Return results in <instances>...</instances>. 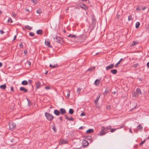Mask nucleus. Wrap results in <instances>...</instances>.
<instances>
[{
  "mask_svg": "<svg viewBox=\"0 0 149 149\" xmlns=\"http://www.w3.org/2000/svg\"><path fill=\"white\" fill-rule=\"evenodd\" d=\"M111 128V127L110 126H108L106 128L105 127L104 130L107 131V130L110 129Z\"/></svg>",
  "mask_w": 149,
  "mask_h": 149,
  "instance_id": "obj_27",
  "label": "nucleus"
},
{
  "mask_svg": "<svg viewBox=\"0 0 149 149\" xmlns=\"http://www.w3.org/2000/svg\"><path fill=\"white\" fill-rule=\"evenodd\" d=\"M74 112V111L72 109H70L69 111V113L70 114H72Z\"/></svg>",
  "mask_w": 149,
  "mask_h": 149,
  "instance_id": "obj_23",
  "label": "nucleus"
},
{
  "mask_svg": "<svg viewBox=\"0 0 149 149\" xmlns=\"http://www.w3.org/2000/svg\"><path fill=\"white\" fill-rule=\"evenodd\" d=\"M80 115L81 116H83L85 115V114L84 113H81V114H80Z\"/></svg>",
  "mask_w": 149,
  "mask_h": 149,
  "instance_id": "obj_52",
  "label": "nucleus"
},
{
  "mask_svg": "<svg viewBox=\"0 0 149 149\" xmlns=\"http://www.w3.org/2000/svg\"><path fill=\"white\" fill-rule=\"evenodd\" d=\"M54 112V113L57 116H58L59 115V111L57 110H55Z\"/></svg>",
  "mask_w": 149,
  "mask_h": 149,
  "instance_id": "obj_18",
  "label": "nucleus"
},
{
  "mask_svg": "<svg viewBox=\"0 0 149 149\" xmlns=\"http://www.w3.org/2000/svg\"><path fill=\"white\" fill-rule=\"evenodd\" d=\"M81 88H78L77 91V93L78 95L79 94L80 91H81Z\"/></svg>",
  "mask_w": 149,
  "mask_h": 149,
  "instance_id": "obj_30",
  "label": "nucleus"
},
{
  "mask_svg": "<svg viewBox=\"0 0 149 149\" xmlns=\"http://www.w3.org/2000/svg\"><path fill=\"white\" fill-rule=\"evenodd\" d=\"M118 64L117 63L116 64V65H115V67H116V68L118 67Z\"/></svg>",
  "mask_w": 149,
  "mask_h": 149,
  "instance_id": "obj_62",
  "label": "nucleus"
},
{
  "mask_svg": "<svg viewBox=\"0 0 149 149\" xmlns=\"http://www.w3.org/2000/svg\"><path fill=\"white\" fill-rule=\"evenodd\" d=\"M65 119H68V117L66 115H65Z\"/></svg>",
  "mask_w": 149,
  "mask_h": 149,
  "instance_id": "obj_58",
  "label": "nucleus"
},
{
  "mask_svg": "<svg viewBox=\"0 0 149 149\" xmlns=\"http://www.w3.org/2000/svg\"><path fill=\"white\" fill-rule=\"evenodd\" d=\"M61 113L62 114H63L65 113V110L63 108H61L60 109Z\"/></svg>",
  "mask_w": 149,
  "mask_h": 149,
  "instance_id": "obj_15",
  "label": "nucleus"
},
{
  "mask_svg": "<svg viewBox=\"0 0 149 149\" xmlns=\"http://www.w3.org/2000/svg\"><path fill=\"white\" fill-rule=\"evenodd\" d=\"M136 93L137 95L141 94V93L140 89L139 88H137L136 90Z\"/></svg>",
  "mask_w": 149,
  "mask_h": 149,
  "instance_id": "obj_13",
  "label": "nucleus"
},
{
  "mask_svg": "<svg viewBox=\"0 0 149 149\" xmlns=\"http://www.w3.org/2000/svg\"><path fill=\"white\" fill-rule=\"evenodd\" d=\"M68 120H70V121H74L73 118L71 117H70V118L68 117Z\"/></svg>",
  "mask_w": 149,
  "mask_h": 149,
  "instance_id": "obj_38",
  "label": "nucleus"
},
{
  "mask_svg": "<svg viewBox=\"0 0 149 149\" xmlns=\"http://www.w3.org/2000/svg\"><path fill=\"white\" fill-rule=\"evenodd\" d=\"M80 7L86 10H87L88 9L87 6L83 4H81L80 6Z\"/></svg>",
  "mask_w": 149,
  "mask_h": 149,
  "instance_id": "obj_11",
  "label": "nucleus"
},
{
  "mask_svg": "<svg viewBox=\"0 0 149 149\" xmlns=\"http://www.w3.org/2000/svg\"><path fill=\"white\" fill-rule=\"evenodd\" d=\"M136 43V42L135 41H133L132 43V46H134Z\"/></svg>",
  "mask_w": 149,
  "mask_h": 149,
  "instance_id": "obj_42",
  "label": "nucleus"
},
{
  "mask_svg": "<svg viewBox=\"0 0 149 149\" xmlns=\"http://www.w3.org/2000/svg\"><path fill=\"white\" fill-rule=\"evenodd\" d=\"M26 64L29 65V66H30L31 65V62L29 61H28L26 62Z\"/></svg>",
  "mask_w": 149,
  "mask_h": 149,
  "instance_id": "obj_35",
  "label": "nucleus"
},
{
  "mask_svg": "<svg viewBox=\"0 0 149 149\" xmlns=\"http://www.w3.org/2000/svg\"><path fill=\"white\" fill-rule=\"evenodd\" d=\"M145 140H144L142 141L140 143V146H141L145 142Z\"/></svg>",
  "mask_w": 149,
  "mask_h": 149,
  "instance_id": "obj_40",
  "label": "nucleus"
},
{
  "mask_svg": "<svg viewBox=\"0 0 149 149\" xmlns=\"http://www.w3.org/2000/svg\"><path fill=\"white\" fill-rule=\"evenodd\" d=\"M68 37H71L72 38H73L74 37H76V35H72L71 34L69 35Z\"/></svg>",
  "mask_w": 149,
  "mask_h": 149,
  "instance_id": "obj_31",
  "label": "nucleus"
},
{
  "mask_svg": "<svg viewBox=\"0 0 149 149\" xmlns=\"http://www.w3.org/2000/svg\"><path fill=\"white\" fill-rule=\"evenodd\" d=\"M101 130L98 134V135L99 136H102L104 135L106 133V132H105V131L104 130V129H105V127H101Z\"/></svg>",
  "mask_w": 149,
  "mask_h": 149,
  "instance_id": "obj_3",
  "label": "nucleus"
},
{
  "mask_svg": "<svg viewBox=\"0 0 149 149\" xmlns=\"http://www.w3.org/2000/svg\"><path fill=\"white\" fill-rule=\"evenodd\" d=\"M16 37V36L15 35L14 38L13 40H14L15 39Z\"/></svg>",
  "mask_w": 149,
  "mask_h": 149,
  "instance_id": "obj_64",
  "label": "nucleus"
},
{
  "mask_svg": "<svg viewBox=\"0 0 149 149\" xmlns=\"http://www.w3.org/2000/svg\"><path fill=\"white\" fill-rule=\"evenodd\" d=\"M6 88V86L5 85H2L0 86V88L2 89H4Z\"/></svg>",
  "mask_w": 149,
  "mask_h": 149,
  "instance_id": "obj_19",
  "label": "nucleus"
},
{
  "mask_svg": "<svg viewBox=\"0 0 149 149\" xmlns=\"http://www.w3.org/2000/svg\"><path fill=\"white\" fill-rule=\"evenodd\" d=\"M10 90L12 91H14L13 88V87H11L10 88Z\"/></svg>",
  "mask_w": 149,
  "mask_h": 149,
  "instance_id": "obj_54",
  "label": "nucleus"
},
{
  "mask_svg": "<svg viewBox=\"0 0 149 149\" xmlns=\"http://www.w3.org/2000/svg\"><path fill=\"white\" fill-rule=\"evenodd\" d=\"M22 84L23 85H27L28 84V82L26 80H24L22 82Z\"/></svg>",
  "mask_w": 149,
  "mask_h": 149,
  "instance_id": "obj_21",
  "label": "nucleus"
},
{
  "mask_svg": "<svg viewBox=\"0 0 149 149\" xmlns=\"http://www.w3.org/2000/svg\"><path fill=\"white\" fill-rule=\"evenodd\" d=\"M70 94V90H69L68 91V94L67 95V97H69Z\"/></svg>",
  "mask_w": 149,
  "mask_h": 149,
  "instance_id": "obj_39",
  "label": "nucleus"
},
{
  "mask_svg": "<svg viewBox=\"0 0 149 149\" xmlns=\"http://www.w3.org/2000/svg\"><path fill=\"white\" fill-rule=\"evenodd\" d=\"M137 130L138 131H142L143 127L141 124H139L137 127Z\"/></svg>",
  "mask_w": 149,
  "mask_h": 149,
  "instance_id": "obj_12",
  "label": "nucleus"
},
{
  "mask_svg": "<svg viewBox=\"0 0 149 149\" xmlns=\"http://www.w3.org/2000/svg\"><path fill=\"white\" fill-rule=\"evenodd\" d=\"M114 67V64H112L108 66H107L106 68V69L107 70L110 69H111L113 68Z\"/></svg>",
  "mask_w": 149,
  "mask_h": 149,
  "instance_id": "obj_9",
  "label": "nucleus"
},
{
  "mask_svg": "<svg viewBox=\"0 0 149 149\" xmlns=\"http://www.w3.org/2000/svg\"><path fill=\"white\" fill-rule=\"evenodd\" d=\"M93 132V130L92 129H89V130H87L86 132V133H92Z\"/></svg>",
  "mask_w": 149,
  "mask_h": 149,
  "instance_id": "obj_22",
  "label": "nucleus"
},
{
  "mask_svg": "<svg viewBox=\"0 0 149 149\" xmlns=\"http://www.w3.org/2000/svg\"><path fill=\"white\" fill-rule=\"evenodd\" d=\"M50 67L52 68H54L58 66L57 64V63L56 64H54V65H51V64H50L49 65Z\"/></svg>",
  "mask_w": 149,
  "mask_h": 149,
  "instance_id": "obj_16",
  "label": "nucleus"
},
{
  "mask_svg": "<svg viewBox=\"0 0 149 149\" xmlns=\"http://www.w3.org/2000/svg\"><path fill=\"white\" fill-rule=\"evenodd\" d=\"M133 19V18L132 17V15H130L128 16V21H130V20H132Z\"/></svg>",
  "mask_w": 149,
  "mask_h": 149,
  "instance_id": "obj_25",
  "label": "nucleus"
},
{
  "mask_svg": "<svg viewBox=\"0 0 149 149\" xmlns=\"http://www.w3.org/2000/svg\"><path fill=\"white\" fill-rule=\"evenodd\" d=\"M138 65V63H137L134 64L133 65V67L134 68H136L137 67Z\"/></svg>",
  "mask_w": 149,
  "mask_h": 149,
  "instance_id": "obj_36",
  "label": "nucleus"
},
{
  "mask_svg": "<svg viewBox=\"0 0 149 149\" xmlns=\"http://www.w3.org/2000/svg\"><path fill=\"white\" fill-rule=\"evenodd\" d=\"M27 101L28 102V105L29 106H30V104H31V103H30V100H29V99H27Z\"/></svg>",
  "mask_w": 149,
  "mask_h": 149,
  "instance_id": "obj_47",
  "label": "nucleus"
},
{
  "mask_svg": "<svg viewBox=\"0 0 149 149\" xmlns=\"http://www.w3.org/2000/svg\"><path fill=\"white\" fill-rule=\"evenodd\" d=\"M31 1H32L35 4H36L37 3V1L36 0H32Z\"/></svg>",
  "mask_w": 149,
  "mask_h": 149,
  "instance_id": "obj_44",
  "label": "nucleus"
},
{
  "mask_svg": "<svg viewBox=\"0 0 149 149\" xmlns=\"http://www.w3.org/2000/svg\"><path fill=\"white\" fill-rule=\"evenodd\" d=\"M37 33L38 34H41L42 33V31L41 30H39L37 31Z\"/></svg>",
  "mask_w": 149,
  "mask_h": 149,
  "instance_id": "obj_24",
  "label": "nucleus"
},
{
  "mask_svg": "<svg viewBox=\"0 0 149 149\" xmlns=\"http://www.w3.org/2000/svg\"><path fill=\"white\" fill-rule=\"evenodd\" d=\"M25 28L26 29H28L29 30H31L32 29V28L29 25H26L25 26Z\"/></svg>",
  "mask_w": 149,
  "mask_h": 149,
  "instance_id": "obj_28",
  "label": "nucleus"
},
{
  "mask_svg": "<svg viewBox=\"0 0 149 149\" xmlns=\"http://www.w3.org/2000/svg\"><path fill=\"white\" fill-rule=\"evenodd\" d=\"M53 38L55 42L59 44H62L63 42V39L59 36H54Z\"/></svg>",
  "mask_w": 149,
  "mask_h": 149,
  "instance_id": "obj_1",
  "label": "nucleus"
},
{
  "mask_svg": "<svg viewBox=\"0 0 149 149\" xmlns=\"http://www.w3.org/2000/svg\"><path fill=\"white\" fill-rule=\"evenodd\" d=\"M129 131L131 132V133H133V132L132 131V129H130V128L129 129Z\"/></svg>",
  "mask_w": 149,
  "mask_h": 149,
  "instance_id": "obj_55",
  "label": "nucleus"
},
{
  "mask_svg": "<svg viewBox=\"0 0 149 149\" xmlns=\"http://www.w3.org/2000/svg\"><path fill=\"white\" fill-rule=\"evenodd\" d=\"M95 68V67H93L91 68H90L88 69L87 70L88 71H91L92 70H94Z\"/></svg>",
  "mask_w": 149,
  "mask_h": 149,
  "instance_id": "obj_34",
  "label": "nucleus"
},
{
  "mask_svg": "<svg viewBox=\"0 0 149 149\" xmlns=\"http://www.w3.org/2000/svg\"><path fill=\"white\" fill-rule=\"evenodd\" d=\"M8 22L9 23H12L13 21L11 18L10 17H9L8 20Z\"/></svg>",
  "mask_w": 149,
  "mask_h": 149,
  "instance_id": "obj_32",
  "label": "nucleus"
},
{
  "mask_svg": "<svg viewBox=\"0 0 149 149\" xmlns=\"http://www.w3.org/2000/svg\"><path fill=\"white\" fill-rule=\"evenodd\" d=\"M0 33L1 34H2L4 33V32L3 30H0Z\"/></svg>",
  "mask_w": 149,
  "mask_h": 149,
  "instance_id": "obj_49",
  "label": "nucleus"
},
{
  "mask_svg": "<svg viewBox=\"0 0 149 149\" xmlns=\"http://www.w3.org/2000/svg\"><path fill=\"white\" fill-rule=\"evenodd\" d=\"M100 94H99L96 97L95 100V101H94V102H95V104L96 105V107H98L97 106V102H98V101L99 100V99L100 97Z\"/></svg>",
  "mask_w": 149,
  "mask_h": 149,
  "instance_id": "obj_7",
  "label": "nucleus"
},
{
  "mask_svg": "<svg viewBox=\"0 0 149 149\" xmlns=\"http://www.w3.org/2000/svg\"><path fill=\"white\" fill-rule=\"evenodd\" d=\"M136 107V106H135V107H134V108H132L130 110V111H132V110H133Z\"/></svg>",
  "mask_w": 149,
  "mask_h": 149,
  "instance_id": "obj_53",
  "label": "nucleus"
},
{
  "mask_svg": "<svg viewBox=\"0 0 149 149\" xmlns=\"http://www.w3.org/2000/svg\"><path fill=\"white\" fill-rule=\"evenodd\" d=\"M25 10L26 11L28 12L29 13V9L28 8H25Z\"/></svg>",
  "mask_w": 149,
  "mask_h": 149,
  "instance_id": "obj_45",
  "label": "nucleus"
},
{
  "mask_svg": "<svg viewBox=\"0 0 149 149\" xmlns=\"http://www.w3.org/2000/svg\"><path fill=\"white\" fill-rule=\"evenodd\" d=\"M9 125L10 129L11 130H13L16 127V125L13 123H9Z\"/></svg>",
  "mask_w": 149,
  "mask_h": 149,
  "instance_id": "obj_4",
  "label": "nucleus"
},
{
  "mask_svg": "<svg viewBox=\"0 0 149 149\" xmlns=\"http://www.w3.org/2000/svg\"><path fill=\"white\" fill-rule=\"evenodd\" d=\"M52 129H53V131L55 132H56V127H55V125H53L52 126Z\"/></svg>",
  "mask_w": 149,
  "mask_h": 149,
  "instance_id": "obj_29",
  "label": "nucleus"
},
{
  "mask_svg": "<svg viewBox=\"0 0 149 149\" xmlns=\"http://www.w3.org/2000/svg\"><path fill=\"white\" fill-rule=\"evenodd\" d=\"M45 88L46 89L48 90L50 89V88L49 86H47L45 87Z\"/></svg>",
  "mask_w": 149,
  "mask_h": 149,
  "instance_id": "obj_46",
  "label": "nucleus"
},
{
  "mask_svg": "<svg viewBox=\"0 0 149 149\" xmlns=\"http://www.w3.org/2000/svg\"><path fill=\"white\" fill-rule=\"evenodd\" d=\"M82 143L83 146L84 147L87 146L88 145V141L86 140H83L82 141Z\"/></svg>",
  "mask_w": 149,
  "mask_h": 149,
  "instance_id": "obj_6",
  "label": "nucleus"
},
{
  "mask_svg": "<svg viewBox=\"0 0 149 149\" xmlns=\"http://www.w3.org/2000/svg\"><path fill=\"white\" fill-rule=\"evenodd\" d=\"M12 14L13 17H15L16 16V14H15L14 12H12Z\"/></svg>",
  "mask_w": 149,
  "mask_h": 149,
  "instance_id": "obj_37",
  "label": "nucleus"
},
{
  "mask_svg": "<svg viewBox=\"0 0 149 149\" xmlns=\"http://www.w3.org/2000/svg\"><path fill=\"white\" fill-rule=\"evenodd\" d=\"M2 66V63L0 62V67H1Z\"/></svg>",
  "mask_w": 149,
  "mask_h": 149,
  "instance_id": "obj_63",
  "label": "nucleus"
},
{
  "mask_svg": "<svg viewBox=\"0 0 149 149\" xmlns=\"http://www.w3.org/2000/svg\"><path fill=\"white\" fill-rule=\"evenodd\" d=\"M108 92V91H106V90L105 91V92L104 93V94H107V92Z\"/></svg>",
  "mask_w": 149,
  "mask_h": 149,
  "instance_id": "obj_61",
  "label": "nucleus"
},
{
  "mask_svg": "<svg viewBox=\"0 0 149 149\" xmlns=\"http://www.w3.org/2000/svg\"><path fill=\"white\" fill-rule=\"evenodd\" d=\"M68 141L67 140L63 139L60 141L59 142V144L60 145L65 144L67 143H68Z\"/></svg>",
  "mask_w": 149,
  "mask_h": 149,
  "instance_id": "obj_5",
  "label": "nucleus"
},
{
  "mask_svg": "<svg viewBox=\"0 0 149 149\" xmlns=\"http://www.w3.org/2000/svg\"><path fill=\"white\" fill-rule=\"evenodd\" d=\"M45 116L47 118L49 121H52L54 117L51 114L47 112L45 113Z\"/></svg>",
  "mask_w": 149,
  "mask_h": 149,
  "instance_id": "obj_2",
  "label": "nucleus"
},
{
  "mask_svg": "<svg viewBox=\"0 0 149 149\" xmlns=\"http://www.w3.org/2000/svg\"><path fill=\"white\" fill-rule=\"evenodd\" d=\"M19 45L20 47H23V45L22 43H20Z\"/></svg>",
  "mask_w": 149,
  "mask_h": 149,
  "instance_id": "obj_51",
  "label": "nucleus"
},
{
  "mask_svg": "<svg viewBox=\"0 0 149 149\" xmlns=\"http://www.w3.org/2000/svg\"><path fill=\"white\" fill-rule=\"evenodd\" d=\"M117 71L116 69L112 70H111V72L113 74H116L117 73Z\"/></svg>",
  "mask_w": 149,
  "mask_h": 149,
  "instance_id": "obj_17",
  "label": "nucleus"
},
{
  "mask_svg": "<svg viewBox=\"0 0 149 149\" xmlns=\"http://www.w3.org/2000/svg\"><path fill=\"white\" fill-rule=\"evenodd\" d=\"M146 7H143L142 8V9H143V10H144L146 8Z\"/></svg>",
  "mask_w": 149,
  "mask_h": 149,
  "instance_id": "obj_59",
  "label": "nucleus"
},
{
  "mask_svg": "<svg viewBox=\"0 0 149 149\" xmlns=\"http://www.w3.org/2000/svg\"><path fill=\"white\" fill-rule=\"evenodd\" d=\"M140 23L139 22H137L136 24V28H138L140 26Z\"/></svg>",
  "mask_w": 149,
  "mask_h": 149,
  "instance_id": "obj_26",
  "label": "nucleus"
},
{
  "mask_svg": "<svg viewBox=\"0 0 149 149\" xmlns=\"http://www.w3.org/2000/svg\"><path fill=\"white\" fill-rule=\"evenodd\" d=\"M35 88L36 89L40 88L41 87V83L39 81H37L35 83Z\"/></svg>",
  "mask_w": 149,
  "mask_h": 149,
  "instance_id": "obj_8",
  "label": "nucleus"
},
{
  "mask_svg": "<svg viewBox=\"0 0 149 149\" xmlns=\"http://www.w3.org/2000/svg\"><path fill=\"white\" fill-rule=\"evenodd\" d=\"M24 52L25 54H26V53H27V51L26 50H24Z\"/></svg>",
  "mask_w": 149,
  "mask_h": 149,
  "instance_id": "obj_57",
  "label": "nucleus"
},
{
  "mask_svg": "<svg viewBox=\"0 0 149 149\" xmlns=\"http://www.w3.org/2000/svg\"><path fill=\"white\" fill-rule=\"evenodd\" d=\"M29 35L30 36H33L34 35V34L33 32H30L29 33Z\"/></svg>",
  "mask_w": 149,
  "mask_h": 149,
  "instance_id": "obj_41",
  "label": "nucleus"
},
{
  "mask_svg": "<svg viewBox=\"0 0 149 149\" xmlns=\"http://www.w3.org/2000/svg\"><path fill=\"white\" fill-rule=\"evenodd\" d=\"M19 90L20 91H22L25 93H27L28 92L27 90L23 87H20Z\"/></svg>",
  "mask_w": 149,
  "mask_h": 149,
  "instance_id": "obj_10",
  "label": "nucleus"
},
{
  "mask_svg": "<svg viewBox=\"0 0 149 149\" xmlns=\"http://www.w3.org/2000/svg\"><path fill=\"white\" fill-rule=\"evenodd\" d=\"M117 129H111V132H114V131H115V130H117Z\"/></svg>",
  "mask_w": 149,
  "mask_h": 149,
  "instance_id": "obj_43",
  "label": "nucleus"
},
{
  "mask_svg": "<svg viewBox=\"0 0 149 149\" xmlns=\"http://www.w3.org/2000/svg\"><path fill=\"white\" fill-rule=\"evenodd\" d=\"M147 66L148 67H149V62H148L147 64Z\"/></svg>",
  "mask_w": 149,
  "mask_h": 149,
  "instance_id": "obj_56",
  "label": "nucleus"
},
{
  "mask_svg": "<svg viewBox=\"0 0 149 149\" xmlns=\"http://www.w3.org/2000/svg\"><path fill=\"white\" fill-rule=\"evenodd\" d=\"M100 80L97 79L95 81L94 83L96 85H98L100 84Z\"/></svg>",
  "mask_w": 149,
  "mask_h": 149,
  "instance_id": "obj_14",
  "label": "nucleus"
},
{
  "mask_svg": "<svg viewBox=\"0 0 149 149\" xmlns=\"http://www.w3.org/2000/svg\"><path fill=\"white\" fill-rule=\"evenodd\" d=\"M32 81V80L31 79L29 80H28L29 83L30 84L31 83Z\"/></svg>",
  "mask_w": 149,
  "mask_h": 149,
  "instance_id": "obj_50",
  "label": "nucleus"
},
{
  "mask_svg": "<svg viewBox=\"0 0 149 149\" xmlns=\"http://www.w3.org/2000/svg\"><path fill=\"white\" fill-rule=\"evenodd\" d=\"M59 118L60 120H61L62 119V118L61 117H59Z\"/></svg>",
  "mask_w": 149,
  "mask_h": 149,
  "instance_id": "obj_60",
  "label": "nucleus"
},
{
  "mask_svg": "<svg viewBox=\"0 0 149 149\" xmlns=\"http://www.w3.org/2000/svg\"><path fill=\"white\" fill-rule=\"evenodd\" d=\"M137 10H141V8L139 6H138L136 9Z\"/></svg>",
  "mask_w": 149,
  "mask_h": 149,
  "instance_id": "obj_48",
  "label": "nucleus"
},
{
  "mask_svg": "<svg viewBox=\"0 0 149 149\" xmlns=\"http://www.w3.org/2000/svg\"><path fill=\"white\" fill-rule=\"evenodd\" d=\"M42 12V10L40 9H39L37 10V13L38 14H40Z\"/></svg>",
  "mask_w": 149,
  "mask_h": 149,
  "instance_id": "obj_33",
  "label": "nucleus"
},
{
  "mask_svg": "<svg viewBox=\"0 0 149 149\" xmlns=\"http://www.w3.org/2000/svg\"><path fill=\"white\" fill-rule=\"evenodd\" d=\"M45 43L46 45L48 46V47H51V46H50V42H49L48 41H46V40H45Z\"/></svg>",
  "mask_w": 149,
  "mask_h": 149,
  "instance_id": "obj_20",
  "label": "nucleus"
}]
</instances>
